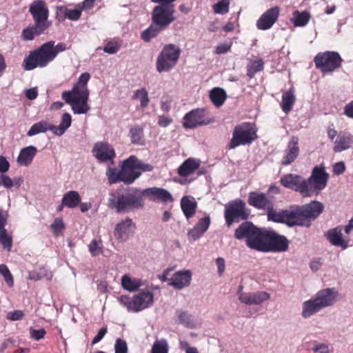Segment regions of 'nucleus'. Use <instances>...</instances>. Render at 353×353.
<instances>
[{
	"instance_id": "8",
	"label": "nucleus",
	"mask_w": 353,
	"mask_h": 353,
	"mask_svg": "<svg viewBox=\"0 0 353 353\" xmlns=\"http://www.w3.org/2000/svg\"><path fill=\"white\" fill-rule=\"evenodd\" d=\"M52 44L46 42L39 48L31 51L23 61V67L26 70H32L37 67H46L54 59L55 53L52 52Z\"/></svg>"
},
{
	"instance_id": "41",
	"label": "nucleus",
	"mask_w": 353,
	"mask_h": 353,
	"mask_svg": "<svg viewBox=\"0 0 353 353\" xmlns=\"http://www.w3.org/2000/svg\"><path fill=\"white\" fill-rule=\"evenodd\" d=\"M121 285L125 290L129 292H135L139 288L141 283L139 280L132 279L128 274H125L122 276Z\"/></svg>"
},
{
	"instance_id": "16",
	"label": "nucleus",
	"mask_w": 353,
	"mask_h": 353,
	"mask_svg": "<svg viewBox=\"0 0 353 353\" xmlns=\"http://www.w3.org/2000/svg\"><path fill=\"white\" fill-rule=\"evenodd\" d=\"M214 119L203 108L194 109L183 117V126L185 129H194L198 126L207 125Z\"/></svg>"
},
{
	"instance_id": "55",
	"label": "nucleus",
	"mask_w": 353,
	"mask_h": 353,
	"mask_svg": "<svg viewBox=\"0 0 353 353\" xmlns=\"http://www.w3.org/2000/svg\"><path fill=\"white\" fill-rule=\"evenodd\" d=\"M115 353H128V346L125 341L117 339L114 345Z\"/></svg>"
},
{
	"instance_id": "48",
	"label": "nucleus",
	"mask_w": 353,
	"mask_h": 353,
	"mask_svg": "<svg viewBox=\"0 0 353 353\" xmlns=\"http://www.w3.org/2000/svg\"><path fill=\"white\" fill-rule=\"evenodd\" d=\"M169 347L165 339L157 340L154 341L151 353H168Z\"/></svg>"
},
{
	"instance_id": "58",
	"label": "nucleus",
	"mask_w": 353,
	"mask_h": 353,
	"mask_svg": "<svg viewBox=\"0 0 353 353\" xmlns=\"http://www.w3.org/2000/svg\"><path fill=\"white\" fill-rule=\"evenodd\" d=\"M136 165H137V170H139L141 172V174L143 172H151L154 168L151 164L144 163L143 162H142L141 161L138 159L137 157Z\"/></svg>"
},
{
	"instance_id": "23",
	"label": "nucleus",
	"mask_w": 353,
	"mask_h": 353,
	"mask_svg": "<svg viewBox=\"0 0 353 353\" xmlns=\"http://www.w3.org/2000/svg\"><path fill=\"white\" fill-rule=\"evenodd\" d=\"M135 227L132 220L127 218L116 225L114 230V236L121 241H125L133 233Z\"/></svg>"
},
{
	"instance_id": "36",
	"label": "nucleus",
	"mask_w": 353,
	"mask_h": 353,
	"mask_svg": "<svg viewBox=\"0 0 353 353\" xmlns=\"http://www.w3.org/2000/svg\"><path fill=\"white\" fill-rule=\"evenodd\" d=\"M227 98L225 92L220 88H214L210 92V99L216 107H221Z\"/></svg>"
},
{
	"instance_id": "60",
	"label": "nucleus",
	"mask_w": 353,
	"mask_h": 353,
	"mask_svg": "<svg viewBox=\"0 0 353 353\" xmlns=\"http://www.w3.org/2000/svg\"><path fill=\"white\" fill-rule=\"evenodd\" d=\"M24 313L23 311L17 310L8 312L7 319L10 321H19L22 319Z\"/></svg>"
},
{
	"instance_id": "13",
	"label": "nucleus",
	"mask_w": 353,
	"mask_h": 353,
	"mask_svg": "<svg viewBox=\"0 0 353 353\" xmlns=\"http://www.w3.org/2000/svg\"><path fill=\"white\" fill-rule=\"evenodd\" d=\"M181 52V49L176 45L166 44L157 59V70L159 72L170 71L176 65Z\"/></svg>"
},
{
	"instance_id": "6",
	"label": "nucleus",
	"mask_w": 353,
	"mask_h": 353,
	"mask_svg": "<svg viewBox=\"0 0 353 353\" xmlns=\"http://www.w3.org/2000/svg\"><path fill=\"white\" fill-rule=\"evenodd\" d=\"M323 203L314 200L301 205L292 206L295 225L309 228L323 212Z\"/></svg>"
},
{
	"instance_id": "53",
	"label": "nucleus",
	"mask_w": 353,
	"mask_h": 353,
	"mask_svg": "<svg viewBox=\"0 0 353 353\" xmlns=\"http://www.w3.org/2000/svg\"><path fill=\"white\" fill-rule=\"evenodd\" d=\"M65 225L63 220L59 218L55 219L54 222L51 224L50 228L55 235H59L61 232L64 229Z\"/></svg>"
},
{
	"instance_id": "2",
	"label": "nucleus",
	"mask_w": 353,
	"mask_h": 353,
	"mask_svg": "<svg viewBox=\"0 0 353 353\" xmlns=\"http://www.w3.org/2000/svg\"><path fill=\"white\" fill-rule=\"evenodd\" d=\"M90 79L88 72L81 74L72 90L61 94L63 100L71 105L74 114H86L90 109L88 103L90 92L87 86Z\"/></svg>"
},
{
	"instance_id": "20",
	"label": "nucleus",
	"mask_w": 353,
	"mask_h": 353,
	"mask_svg": "<svg viewBox=\"0 0 353 353\" xmlns=\"http://www.w3.org/2000/svg\"><path fill=\"white\" fill-rule=\"evenodd\" d=\"M243 287L239 285L237 291L239 300L245 305H260L270 299V296L266 292H243Z\"/></svg>"
},
{
	"instance_id": "61",
	"label": "nucleus",
	"mask_w": 353,
	"mask_h": 353,
	"mask_svg": "<svg viewBox=\"0 0 353 353\" xmlns=\"http://www.w3.org/2000/svg\"><path fill=\"white\" fill-rule=\"evenodd\" d=\"M232 47V43H221L216 47L214 52L217 54H224L230 51Z\"/></svg>"
},
{
	"instance_id": "10",
	"label": "nucleus",
	"mask_w": 353,
	"mask_h": 353,
	"mask_svg": "<svg viewBox=\"0 0 353 353\" xmlns=\"http://www.w3.org/2000/svg\"><path fill=\"white\" fill-rule=\"evenodd\" d=\"M288 248L289 241L285 236L264 229L257 251L282 252L287 251Z\"/></svg>"
},
{
	"instance_id": "49",
	"label": "nucleus",
	"mask_w": 353,
	"mask_h": 353,
	"mask_svg": "<svg viewBox=\"0 0 353 353\" xmlns=\"http://www.w3.org/2000/svg\"><path fill=\"white\" fill-rule=\"evenodd\" d=\"M0 274L3 276L7 285L9 288H12L14 286V278L5 264L0 265Z\"/></svg>"
},
{
	"instance_id": "28",
	"label": "nucleus",
	"mask_w": 353,
	"mask_h": 353,
	"mask_svg": "<svg viewBox=\"0 0 353 353\" xmlns=\"http://www.w3.org/2000/svg\"><path fill=\"white\" fill-rule=\"evenodd\" d=\"M341 232L342 228L340 226L336 227L328 230L326 237L333 245L346 249L348 246V241L343 239Z\"/></svg>"
},
{
	"instance_id": "52",
	"label": "nucleus",
	"mask_w": 353,
	"mask_h": 353,
	"mask_svg": "<svg viewBox=\"0 0 353 353\" xmlns=\"http://www.w3.org/2000/svg\"><path fill=\"white\" fill-rule=\"evenodd\" d=\"M210 225V219L209 216H205L199 220L198 223L194 226L202 233H205Z\"/></svg>"
},
{
	"instance_id": "15",
	"label": "nucleus",
	"mask_w": 353,
	"mask_h": 353,
	"mask_svg": "<svg viewBox=\"0 0 353 353\" xmlns=\"http://www.w3.org/2000/svg\"><path fill=\"white\" fill-rule=\"evenodd\" d=\"M249 215L245 203L240 199L231 201L225 208L224 217L228 228L234 223L247 220Z\"/></svg>"
},
{
	"instance_id": "45",
	"label": "nucleus",
	"mask_w": 353,
	"mask_h": 353,
	"mask_svg": "<svg viewBox=\"0 0 353 353\" xmlns=\"http://www.w3.org/2000/svg\"><path fill=\"white\" fill-rule=\"evenodd\" d=\"M263 68L264 62L261 59L253 61L251 64L248 66L247 75L252 79L256 72L262 71Z\"/></svg>"
},
{
	"instance_id": "26",
	"label": "nucleus",
	"mask_w": 353,
	"mask_h": 353,
	"mask_svg": "<svg viewBox=\"0 0 353 353\" xmlns=\"http://www.w3.org/2000/svg\"><path fill=\"white\" fill-rule=\"evenodd\" d=\"M299 154V139L296 137H292L288 144V148L285 152L281 164L288 165L293 163Z\"/></svg>"
},
{
	"instance_id": "59",
	"label": "nucleus",
	"mask_w": 353,
	"mask_h": 353,
	"mask_svg": "<svg viewBox=\"0 0 353 353\" xmlns=\"http://www.w3.org/2000/svg\"><path fill=\"white\" fill-rule=\"evenodd\" d=\"M203 234V233L199 231L196 228L194 227L188 231V237L190 241H194L199 239Z\"/></svg>"
},
{
	"instance_id": "50",
	"label": "nucleus",
	"mask_w": 353,
	"mask_h": 353,
	"mask_svg": "<svg viewBox=\"0 0 353 353\" xmlns=\"http://www.w3.org/2000/svg\"><path fill=\"white\" fill-rule=\"evenodd\" d=\"M229 0H220L213 6L214 12L216 14H225L229 11Z\"/></svg>"
},
{
	"instance_id": "56",
	"label": "nucleus",
	"mask_w": 353,
	"mask_h": 353,
	"mask_svg": "<svg viewBox=\"0 0 353 353\" xmlns=\"http://www.w3.org/2000/svg\"><path fill=\"white\" fill-rule=\"evenodd\" d=\"M30 334L32 339H34L35 341H39L40 339L44 338L46 332L43 328L40 330H34L31 328L30 330Z\"/></svg>"
},
{
	"instance_id": "18",
	"label": "nucleus",
	"mask_w": 353,
	"mask_h": 353,
	"mask_svg": "<svg viewBox=\"0 0 353 353\" xmlns=\"http://www.w3.org/2000/svg\"><path fill=\"white\" fill-rule=\"evenodd\" d=\"M268 220L276 223H285L290 227L295 226L292 207L290 210H282L277 211L274 208V203L265 211Z\"/></svg>"
},
{
	"instance_id": "44",
	"label": "nucleus",
	"mask_w": 353,
	"mask_h": 353,
	"mask_svg": "<svg viewBox=\"0 0 353 353\" xmlns=\"http://www.w3.org/2000/svg\"><path fill=\"white\" fill-rule=\"evenodd\" d=\"M176 314L178 316L179 323L182 324L183 325L187 327H194V321L192 316L188 312L183 311L181 310H176Z\"/></svg>"
},
{
	"instance_id": "35",
	"label": "nucleus",
	"mask_w": 353,
	"mask_h": 353,
	"mask_svg": "<svg viewBox=\"0 0 353 353\" xmlns=\"http://www.w3.org/2000/svg\"><path fill=\"white\" fill-rule=\"evenodd\" d=\"M48 130H50L54 133L53 125L50 124L47 121L42 120L33 124L28 132L27 135L32 137L39 133L46 132Z\"/></svg>"
},
{
	"instance_id": "1",
	"label": "nucleus",
	"mask_w": 353,
	"mask_h": 353,
	"mask_svg": "<svg viewBox=\"0 0 353 353\" xmlns=\"http://www.w3.org/2000/svg\"><path fill=\"white\" fill-rule=\"evenodd\" d=\"M328 179L325 167L320 165L313 168L307 179L298 174H287L281 178L280 183L283 187L299 192L303 197H311L321 193L326 187Z\"/></svg>"
},
{
	"instance_id": "62",
	"label": "nucleus",
	"mask_w": 353,
	"mask_h": 353,
	"mask_svg": "<svg viewBox=\"0 0 353 353\" xmlns=\"http://www.w3.org/2000/svg\"><path fill=\"white\" fill-rule=\"evenodd\" d=\"M172 123V119L170 117L161 115L159 117L158 125L160 127L166 128Z\"/></svg>"
},
{
	"instance_id": "32",
	"label": "nucleus",
	"mask_w": 353,
	"mask_h": 353,
	"mask_svg": "<svg viewBox=\"0 0 353 353\" xmlns=\"http://www.w3.org/2000/svg\"><path fill=\"white\" fill-rule=\"evenodd\" d=\"M81 198L77 191L70 190L62 198V205L68 208H75L79 205Z\"/></svg>"
},
{
	"instance_id": "37",
	"label": "nucleus",
	"mask_w": 353,
	"mask_h": 353,
	"mask_svg": "<svg viewBox=\"0 0 353 353\" xmlns=\"http://www.w3.org/2000/svg\"><path fill=\"white\" fill-rule=\"evenodd\" d=\"M164 30L162 27L152 22L150 26L141 32V38L145 42H149L152 39L156 37L161 31Z\"/></svg>"
},
{
	"instance_id": "19",
	"label": "nucleus",
	"mask_w": 353,
	"mask_h": 353,
	"mask_svg": "<svg viewBox=\"0 0 353 353\" xmlns=\"http://www.w3.org/2000/svg\"><path fill=\"white\" fill-rule=\"evenodd\" d=\"M92 152L99 162H112L116 157L113 147L108 142H97L94 145Z\"/></svg>"
},
{
	"instance_id": "64",
	"label": "nucleus",
	"mask_w": 353,
	"mask_h": 353,
	"mask_svg": "<svg viewBox=\"0 0 353 353\" xmlns=\"http://www.w3.org/2000/svg\"><path fill=\"white\" fill-rule=\"evenodd\" d=\"M312 350L316 353H330L328 346L325 343H319L316 345Z\"/></svg>"
},
{
	"instance_id": "9",
	"label": "nucleus",
	"mask_w": 353,
	"mask_h": 353,
	"mask_svg": "<svg viewBox=\"0 0 353 353\" xmlns=\"http://www.w3.org/2000/svg\"><path fill=\"white\" fill-rule=\"evenodd\" d=\"M258 139L256 129L253 124L243 122L236 125L232 132V137L228 144L229 150L240 145H250Z\"/></svg>"
},
{
	"instance_id": "12",
	"label": "nucleus",
	"mask_w": 353,
	"mask_h": 353,
	"mask_svg": "<svg viewBox=\"0 0 353 353\" xmlns=\"http://www.w3.org/2000/svg\"><path fill=\"white\" fill-rule=\"evenodd\" d=\"M119 302L125 307L128 312H139L152 305L154 294L149 290H142L132 299L126 295H121L119 298Z\"/></svg>"
},
{
	"instance_id": "63",
	"label": "nucleus",
	"mask_w": 353,
	"mask_h": 353,
	"mask_svg": "<svg viewBox=\"0 0 353 353\" xmlns=\"http://www.w3.org/2000/svg\"><path fill=\"white\" fill-rule=\"evenodd\" d=\"M345 170V165L343 161L336 163L333 166V172L336 175L343 174Z\"/></svg>"
},
{
	"instance_id": "51",
	"label": "nucleus",
	"mask_w": 353,
	"mask_h": 353,
	"mask_svg": "<svg viewBox=\"0 0 353 353\" xmlns=\"http://www.w3.org/2000/svg\"><path fill=\"white\" fill-rule=\"evenodd\" d=\"M88 248L92 256H96L99 255L103 252L101 240L93 239L88 245Z\"/></svg>"
},
{
	"instance_id": "47",
	"label": "nucleus",
	"mask_w": 353,
	"mask_h": 353,
	"mask_svg": "<svg viewBox=\"0 0 353 353\" xmlns=\"http://www.w3.org/2000/svg\"><path fill=\"white\" fill-rule=\"evenodd\" d=\"M0 244L8 250H10L12 246V238L4 228L0 229Z\"/></svg>"
},
{
	"instance_id": "11",
	"label": "nucleus",
	"mask_w": 353,
	"mask_h": 353,
	"mask_svg": "<svg viewBox=\"0 0 353 353\" xmlns=\"http://www.w3.org/2000/svg\"><path fill=\"white\" fill-rule=\"evenodd\" d=\"M264 229L257 228L252 222H243L234 231L237 240L245 239L248 248L257 250Z\"/></svg>"
},
{
	"instance_id": "42",
	"label": "nucleus",
	"mask_w": 353,
	"mask_h": 353,
	"mask_svg": "<svg viewBox=\"0 0 353 353\" xmlns=\"http://www.w3.org/2000/svg\"><path fill=\"white\" fill-rule=\"evenodd\" d=\"M129 135L131 142L134 144L142 145L143 138V129L135 125L130 129Z\"/></svg>"
},
{
	"instance_id": "34",
	"label": "nucleus",
	"mask_w": 353,
	"mask_h": 353,
	"mask_svg": "<svg viewBox=\"0 0 353 353\" xmlns=\"http://www.w3.org/2000/svg\"><path fill=\"white\" fill-rule=\"evenodd\" d=\"M323 307L314 297L303 303L302 316L303 318H308L316 312H319Z\"/></svg>"
},
{
	"instance_id": "38",
	"label": "nucleus",
	"mask_w": 353,
	"mask_h": 353,
	"mask_svg": "<svg viewBox=\"0 0 353 353\" xmlns=\"http://www.w3.org/2000/svg\"><path fill=\"white\" fill-rule=\"evenodd\" d=\"M293 17L291 21L295 26H305L311 17L307 11L299 12V10L294 11Z\"/></svg>"
},
{
	"instance_id": "22",
	"label": "nucleus",
	"mask_w": 353,
	"mask_h": 353,
	"mask_svg": "<svg viewBox=\"0 0 353 353\" xmlns=\"http://www.w3.org/2000/svg\"><path fill=\"white\" fill-rule=\"evenodd\" d=\"M141 198L143 196L148 197L152 201H161L163 202H172L173 198L172 194L165 189L161 188H149L143 190H140Z\"/></svg>"
},
{
	"instance_id": "30",
	"label": "nucleus",
	"mask_w": 353,
	"mask_h": 353,
	"mask_svg": "<svg viewBox=\"0 0 353 353\" xmlns=\"http://www.w3.org/2000/svg\"><path fill=\"white\" fill-rule=\"evenodd\" d=\"M181 208L185 216L189 219L195 214L197 203L193 197L184 196L181 200Z\"/></svg>"
},
{
	"instance_id": "57",
	"label": "nucleus",
	"mask_w": 353,
	"mask_h": 353,
	"mask_svg": "<svg viewBox=\"0 0 353 353\" xmlns=\"http://www.w3.org/2000/svg\"><path fill=\"white\" fill-rule=\"evenodd\" d=\"M49 42H50V43L52 44V52L55 53L54 59L59 53L62 52L67 49L66 44L64 43H58L56 46H54L55 41H50Z\"/></svg>"
},
{
	"instance_id": "4",
	"label": "nucleus",
	"mask_w": 353,
	"mask_h": 353,
	"mask_svg": "<svg viewBox=\"0 0 353 353\" xmlns=\"http://www.w3.org/2000/svg\"><path fill=\"white\" fill-rule=\"evenodd\" d=\"M144 205L139 189H132L123 193L121 191H112L109 193L108 207L117 213H125L134 209L142 208Z\"/></svg>"
},
{
	"instance_id": "5",
	"label": "nucleus",
	"mask_w": 353,
	"mask_h": 353,
	"mask_svg": "<svg viewBox=\"0 0 353 353\" xmlns=\"http://www.w3.org/2000/svg\"><path fill=\"white\" fill-rule=\"evenodd\" d=\"M137 157L132 155L123 160L121 163L120 170L114 168H108L106 171V176L110 184H114L123 182L130 185L141 176V172L137 170Z\"/></svg>"
},
{
	"instance_id": "33",
	"label": "nucleus",
	"mask_w": 353,
	"mask_h": 353,
	"mask_svg": "<svg viewBox=\"0 0 353 353\" xmlns=\"http://www.w3.org/2000/svg\"><path fill=\"white\" fill-rule=\"evenodd\" d=\"M296 101V96L294 94V90L292 88L286 91L282 95V99L281 103V107L282 110L285 113L288 114L293 108V105Z\"/></svg>"
},
{
	"instance_id": "43",
	"label": "nucleus",
	"mask_w": 353,
	"mask_h": 353,
	"mask_svg": "<svg viewBox=\"0 0 353 353\" xmlns=\"http://www.w3.org/2000/svg\"><path fill=\"white\" fill-rule=\"evenodd\" d=\"M23 182L21 178H14L12 179L8 175L1 174L0 175V186H3L6 188H11L14 186L19 188Z\"/></svg>"
},
{
	"instance_id": "25",
	"label": "nucleus",
	"mask_w": 353,
	"mask_h": 353,
	"mask_svg": "<svg viewBox=\"0 0 353 353\" xmlns=\"http://www.w3.org/2000/svg\"><path fill=\"white\" fill-rule=\"evenodd\" d=\"M191 279L192 272L190 270H181L174 274L168 284L176 290H181L190 285Z\"/></svg>"
},
{
	"instance_id": "46",
	"label": "nucleus",
	"mask_w": 353,
	"mask_h": 353,
	"mask_svg": "<svg viewBox=\"0 0 353 353\" xmlns=\"http://www.w3.org/2000/svg\"><path fill=\"white\" fill-rule=\"evenodd\" d=\"M132 99L134 100H139L141 108L148 106L150 101L148 93L145 88L137 90L132 96Z\"/></svg>"
},
{
	"instance_id": "27",
	"label": "nucleus",
	"mask_w": 353,
	"mask_h": 353,
	"mask_svg": "<svg viewBox=\"0 0 353 353\" xmlns=\"http://www.w3.org/2000/svg\"><path fill=\"white\" fill-rule=\"evenodd\" d=\"M353 144V135L348 132H340L336 141L333 151L335 153L350 149Z\"/></svg>"
},
{
	"instance_id": "31",
	"label": "nucleus",
	"mask_w": 353,
	"mask_h": 353,
	"mask_svg": "<svg viewBox=\"0 0 353 353\" xmlns=\"http://www.w3.org/2000/svg\"><path fill=\"white\" fill-rule=\"evenodd\" d=\"M37 151V148L32 145L23 148L17 158L18 163L25 166L30 165L36 155Z\"/></svg>"
},
{
	"instance_id": "21",
	"label": "nucleus",
	"mask_w": 353,
	"mask_h": 353,
	"mask_svg": "<svg viewBox=\"0 0 353 353\" xmlns=\"http://www.w3.org/2000/svg\"><path fill=\"white\" fill-rule=\"evenodd\" d=\"M279 14L280 8L278 6L268 9L257 20V28L261 30L270 29L277 21Z\"/></svg>"
},
{
	"instance_id": "7",
	"label": "nucleus",
	"mask_w": 353,
	"mask_h": 353,
	"mask_svg": "<svg viewBox=\"0 0 353 353\" xmlns=\"http://www.w3.org/2000/svg\"><path fill=\"white\" fill-rule=\"evenodd\" d=\"M176 0H151L152 2L159 3L151 12V21L152 23L162 27L165 30L173 23L175 17L176 9L174 2Z\"/></svg>"
},
{
	"instance_id": "14",
	"label": "nucleus",
	"mask_w": 353,
	"mask_h": 353,
	"mask_svg": "<svg viewBox=\"0 0 353 353\" xmlns=\"http://www.w3.org/2000/svg\"><path fill=\"white\" fill-rule=\"evenodd\" d=\"M316 69L322 73H331L341 67L343 59L340 54L334 51L318 53L314 59Z\"/></svg>"
},
{
	"instance_id": "39",
	"label": "nucleus",
	"mask_w": 353,
	"mask_h": 353,
	"mask_svg": "<svg viewBox=\"0 0 353 353\" xmlns=\"http://www.w3.org/2000/svg\"><path fill=\"white\" fill-rule=\"evenodd\" d=\"M59 12L63 14V19H68L71 21H77L81 16V9L79 7L75 9H69L65 6L59 8Z\"/></svg>"
},
{
	"instance_id": "54",
	"label": "nucleus",
	"mask_w": 353,
	"mask_h": 353,
	"mask_svg": "<svg viewBox=\"0 0 353 353\" xmlns=\"http://www.w3.org/2000/svg\"><path fill=\"white\" fill-rule=\"evenodd\" d=\"M120 49V45L116 41H109L103 47V51L108 54H113Z\"/></svg>"
},
{
	"instance_id": "29",
	"label": "nucleus",
	"mask_w": 353,
	"mask_h": 353,
	"mask_svg": "<svg viewBox=\"0 0 353 353\" xmlns=\"http://www.w3.org/2000/svg\"><path fill=\"white\" fill-rule=\"evenodd\" d=\"M201 164L199 159L189 158L186 159L178 168V174L186 177L199 169Z\"/></svg>"
},
{
	"instance_id": "40",
	"label": "nucleus",
	"mask_w": 353,
	"mask_h": 353,
	"mask_svg": "<svg viewBox=\"0 0 353 353\" xmlns=\"http://www.w3.org/2000/svg\"><path fill=\"white\" fill-rule=\"evenodd\" d=\"M72 118L69 113H64L61 117L59 125H53L54 134L58 136L62 135L71 125Z\"/></svg>"
},
{
	"instance_id": "17",
	"label": "nucleus",
	"mask_w": 353,
	"mask_h": 353,
	"mask_svg": "<svg viewBox=\"0 0 353 353\" xmlns=\"http://www.w3.org/2000/svg\"><path fill=\"white\" fill-rule=\"evenodd\" d=\"M274 203V196L259 191L250 192L248 203L258 210L266 211Z\"/></svg>"
},
{
	"instance_id": "24",
	"label": "nucleus",
	"mask_w": 353,
	"mask_h": 353,
	"mask_svg": "<svg viewBox=\"0 0 353 353\" xmlns=\"http://www.w3.org/2000/svg\"><path fill=\"white\" fill-rule=\"evenodd\" d=\"M339 292L334 288H325L319 291L314 296L316 301L324 308L332 305L337 296Z\"/></svg>"
},
{
	"instance_id": "3",
	"label": "nucleus",
	"mask_w": 353,
	"mask_h": 353,
	"mask_svg": "<svg viewBox=\"0 0 353 353\" xmlns=\"http://www.w3.org/2000/svg\"><path fill=\"white\" fill-rule=\"evenodd\" d=\"M29 12L34 20V25L28 26L21 32V39L32 41L36 37L43 34L51 26L48 21L49 10L43 0H35L29 7Z\"/></svg>"
}]
</instances>
